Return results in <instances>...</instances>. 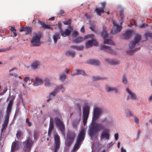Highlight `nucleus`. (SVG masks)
<instances>
[{
    "label": "nucleus",
    "mask_w": 152,
    "mask_h": 152,
    "mask_svg": "<svg viewBox=\"0 0 152 152\" xmlns=\"http://www.w3.org/2000/svg\"><path fill=\"white\" fill-rule=\"evenodd\" d=\"M87 63L92 65H98L100 64V62L98 60L91 59L88 60L87 62Z\"/></svg>",
    "instance_id": "nucleus-23"
},
{
    "label": "nucleus",
    "mask_w": 152,
    "mask_h": 152,
    "mask_svg": "<svg viewBox=\"0 0 152 152\" xmlns=\"http://www.w3.org/2000/svg\"><path fill=\"white\" fill-rule=\"evenodd\" d=\"M141 39V36L140 35H136L134 38V41H132L129 44V47L131 49L134 48L136 45L138 44L139 41Z\"/></svg>",
    "instance_id": "nucleus-11"
},
{
    "label": "nucleus",
    "mask_w": 152,
    "mask_h": 152,
    "mask_svg": "<svg viewBox=\"0 0 152 152\" xmlns=\"http://www.w3.org/2000/svg\"><path fill=\"white\" fill-rule=\"evenodd\" d=\"M146 37H149L152 39V33L150 32H147L145 34Z\"/></svg>",
    "instance_id": "nucleus-43"
},
{
    "label": "nucleus",
    "mask_w": 152,
    "mask_h": 152,
    "mask_svg": "<svg viewBox=\"0 0 152 152\" xmlns=\"http://www.w3.org/2000/svg\"><path fill=\"white\" fill-rule=\"evenodd\" d=\"M75 133L71 131H68L66 134V138L65 141L66 145L69 147L72 144L75 138Z\"/></svg>",
    "instance_id": "nucleus-4"
},
{
    "label": "nucleus",
    "mask_w": 152,
    "mask_h": 152,
    "mask_svg": "<svg viewBox=\"0 0 152 152\" xmlns=\"http://www.w3.org/2000/svg\"><path fill=\"white\" fill-rule=\"evenodd\" d=\"M58 92V89L57 88H55L54 91L51 93H50V95H52L53 96H55V95Z\"/></svg>",
    "instance_id": "nucleus-40"
},
{
    "label": "nucleus",
    "mask_w": 152,
    "mask_h": 152,
    "mask_svg": "<svg viewBox=\"0 0 152 152\" xmlns=\"http://www.w3.org/2000/svg\"><path fill=\"white\" fill-rule=\"evenodd\" d=\"M38 23L40 24L42 26V27L44 29L48 28L52 30H53V28L50 26V25H46L45 22H42L40 21L39 20Z\"/></svg>",
    "instance_id": "nucleus-21"
},
{
    "label": "nucleus",
    "mask_w": 152,
    "mask_h": 152,
    "mask_svg": "<svg viewBox=\"0 0 152 152\" xmlns=\"http://www.w3.org/2000/svg\"><path fill=\"white\" fill-rule=\"evenodd\" d=\"M122 83L126 85L127 83V80L126 75H124L123 76Z\"/></svg>",
    "instance_id": "nucleus-37"
},
{
    "label": "nucleus",
    "mask_w": 152,
    "mask_h": 152,
    "mask_svg": "<svg viewBox=\"0 0 152 152\" xmlns=\"http://www.w3.org/2000/svg\"><path fill=\"white\" fill-rule=\"evenodd\" d=\"M65 13V12L63 10H61L59 11V12L58 13V15H62Z\"/></svg>",
    "instance_id": "nucleus-52"
},
{
    "label": "nucleus",
    "mask_w": 152,
    "mask_h": 152,
    "mask_svg": "<svg viewBox=\"0 0 152 152\" xmlns=\"http://www.w3.org/2000/svg\"><path fill=\"white\" fill-rule=\"evenodd\" d=\"M80 31L81 32L84 33L85 31V30L84 28V26H83L80 29Z\"/></svg>",
    "instance_id": "nucleus-54"
},
{
    "label": "nucleus",
    "mask_w": 152,
    "mask_h": 152,
    "mask_svg": "<svg viewBox=\"0 0 152 152\" xmlns=\"http://www.w3.org/2000/svg\"><path fill=\"white\" fill-rule=\"evenodd\" d=\"M31 40V42L33 46H39L40 45V40L42 37L41 33H35Z\"/></svg>",
    "instance_id": "nucleus-5"
},
{
    "label": "nucleus",
    "mask_w": 152,
    "mask_h": 152,
    "mask_svg": "<svg viewBox=\"0 0 152 152\" xmlns=\"http://www.w3.org/2000/svg\"><path fill=\"white\" fill-rule=\"evenodd\" d=\"M29 79L30 78L28 77H25L24 78V80L25 82H27Z\"/></svg>",
    "instance_id": "nucleus-63"
},
{
    "label": "nucleus",
    "mask_w": 152,
    "mask_h": 152,
    "mask_svg": "<svg viewBox=\"0 0 152 152\" xmlns=\"http://www.w3.org/2000/svg\"><path fill=\"white\" fill-rule=\"evenodd\" d=\"M9 75L11 76H13L15 77H16L18 76V75L15 73L13 74L10 73L9 74Z\"/></svg>",
    "instance_id": "nucleus-62"
},
{
    "label": "nucleus",
    "mask_w": 152,
    "mask_h": 152,
    "mask_svg": "<svg viewBox=\"0 0 152 152\" xmlns=\"http://www.w3.org/2000/svg\"><path fill=\"white\" fill-rule=\"evenodd\" d=\"M83 110V122L84 126H85L86 124L88 118L89 113L90 107L88 105H86Z\"/></svg>",
    "instance_id": "nucleus-7"
},
{
    "label": "nucleus",
    "mask_w": 152,
    "mask_h": 152,
    "mask_svg": "<svg viewBox=\"0 0 152 152\" xmlns=\"http://www.w3.org/2000/svg\"><path fill=\"white\" fill-rule=\"evenodd\" d=\"M54 127L53 124V123L50 120V125H49V129L48 132V134H50L52 129H53Z\"/></svg>",
    "instance_id": "nucleus-35"
},
{
    "label": "nucleus",
    "mask_w": 152,
    "mask_h": 152,
    "mask_svg": "<svg viewBox=\"0 0 152 152\" xmlns=\"http://www.w3.org/2000/svg\"><path fill=\"white\" fill-rule=\"evenodd\" d=\"M65 54L66 56H71L72 57H74L75 55V52L73 51L68 50L66 51Z\"/></svg>",
    "instance_id": "nucleus-27"
},
{
    "label": "nucleus",
    "mask_w": 152,
    "mask_h": 152,
    "mask_svg": "<svg viewBox=\"0 0 152 152\" xmlns=\"http://www.w3.org/2000/svg\"><path fill=\"white\" fill-rule=\"evenodd\" d=\"M23 144H26V147L23 148V151L26 152H30L31 151V147L33 144V142L32 138L30 137H28L26 140L23 142Z\"/></svg>",
    "instance_id": "nucleus-6"
},
{
    "label": "nucleus",
    "mask_w": 152,
    "mask_h": 152,
    "mask_svg": "<svg viewBox=\"0 0 152 152\" xmlns=\"http://www.w3.org/2000/svg\"><path fill=\"white\" fill-rule=\"evenodd\" d=\"M140 49V48H135L133 50H128L127 51V53L128 55H132L136 51L139 50Z\"/></svg>",
    "instance_id": "nucleus-33"
},
{
    "label": "nucleus",
    "mask_w": 152,
    "mask_h": 152,
    "mask_svg": "<svg viewBox=\"0 0 152 152\" xmlns=\"http://www.w3.org/2000/svg\"><path fill=\"white\" fill-rule=\"evenodd\" d=\"M10 30L11 31L13 32H16V29H15V27L13 26H12L11 27Z\"/></svg>",
    "instance_id": "nucleus-57"
},
{
    "label": "nucleus",
    "mask_w": 152,
    "mask_h": 152,
    "mask_svg": "<svg viewBox=\"0 0 152 152\" xmlns=\"http://www.w3.org/2000/svg\"><path fill=\"white\" fill-rule=\"evenodd\" d=\"M102 113V109L99 107H95L94 109V116L93 117V119L95 121L98 119L100 115Z\"/></svg>",
    "instance_id": "nucleus-10"
},
{
    "label": "nucleus",
    "mask_w": 152,
    "mask_h": 152,
    "mask_svg": "<svg viewBox=\"0 0 152 152\" xmlns=\"http://www.w3.org/2000/svg\"><path fill=\"white\" fill-rule=\"evenodd\" d=\"M92 40L93 41V45H94L97 46L98 45V42L94 39H92Z\"/></svg>",
    "instance_id": "nucleus-46"
},
{
    "label": "nucleus",
    "mask_w": 152,
    "mask_h": 152,
    "mask_svg": "<svg viewBox=\"0 0 152 152\" xmlns=\"http://www.w3.org/2000/svg\"><path fill=\"white\" fill-rule=\"evenodd\" d=\"M132 31L129 30L126 31L125 33L122 35L123 38L126 39H129L132 36Z\"/></svg>",
    "instance_id": "nucleus-18"
},
{
    "label": "nucleus",
    "mask_w": 152,
    "mask_h": 152,
    "mask_svg": "<svg viewBox=\"0 0 152 152\" xmlns=\"http://www.w3.org/2000/svg\"><path fill=\"white\" fill-rule=\"evenodd\" d=\"M55 122L56 125L58 127L61 133L64 136L65 134L64 125L61 120L58 118L55 119Z\"/></svg>",
    "instance_id": "nucleus-9"
},
{
    "label": "nucleus",
    "mask_w": 152,
    "mask_h": 152,
    "mask_svg": "<svg viewBox=\"0 0 152 152\" xmlns=\"http://www.w3.org/2000/svg\"><path fill=\"white\" fill-rule=\"evenodd\" d=\"M13 101L12 99H11L8 105L9 106H12V103H13Z\"/></svg>",
    "instance_id": "nucleus-60"
},
{
    "label": "nucleus",
    "mask_w": 152,
    "mask_h": 152,
    "mask_svg": "<svg viewBox=\"0 0 152 152\" xmlns=\"http://www.w3.org/2000/svg\"><path fill=\"white\" fill-rule=\"evenodd\" d=\"M66 77V75L64 73L60 75L59 79L62 82L64 81Z\"/></svg>",
    "instance_id": "nucleus-36"
},
{
    "label": "nucleus",
    "mask_w": 152,
    "mask_h": 152,
    "mask_svg": "<svg viewBox=\"0 0 152 152\" xmlns=\"http://www.w3.org/2000/svg\"><path fill=\"white\" fill-rule=\"evenodd\" d=\"M91 30L93 31H95V26L94 25H91L90 27Z\"/></svg>",
    "instance_id": "nucleus-49"
},
{
    "label": "nucleus",
    "mask_w": 152,
    "mask_h": 152,
    "mask_svg": "<svg viewBox=\"0 0 152 152\" xmlns=\"http://www.w3.org/2000/svg\"><path fill=\"white\" fill-rule=\"evenodd\" d=\"M12 106H9L8 105L6 111V113L10 114L12 110Z\"/></svg>",
    "instance_id": "nucleus-41"
},
{
    "label": "nucleus",
    "mask_w": 152,
    "mask_h": 152,
    "mask_svg": "<svg viewBox=\"0 0 152 152\" xmlns=\"http://www.w3.org/2000/svg\"><path fill=\"white\" fill-rule=\"evenodd\" d=\"M40 62L39 61H36L33 62L31 64V67L34 69H36L39 65Z\"/></svg>",
    "instance_id": "nucleus-30"
},
{
    "label": "nucleus",
    "mask_w": 152,
    "mask_h": 152,
    "mask_svg": "<svg viewBox=\"0 0 152 152\" xmlns=\"http://www.w3.org/2000/svg\"><path fill=\"white\" fill-rule=\"evenodd\" d=\"M94 37L93 34H90L85 36L84 38L82 37H79L74 40L73 41V42L76 43H79L86 39L90 37Z\"/></svg>",
    "instance_id": "nucleus-12"
},
{
    "label": "nucleus",
    "mask_w": 152,
    "mask_h": 152,
    "mask_svg": "<svg viewBox=\"0 0 152 152\" xmlns=\"http://www.w3.org/2000/svg\"><path fill=\"white\" fill-rule=\"evenodd\" d=\"M76 70H79L78 75H82L83 76H87V75L85 73L84 71L83 70L76 69Z\"/></svg>",
    "instance_id": "nucleus-39"
},
{
    "label": "nucleus",
    "mask_w": 152,
    "mask_h": 152,
    "mask_svg": "<svg viewBox=\"0 0 152 152\" xmlns=\"http://www.w3.org/2000/svg\"><path fill=\"white\" fill-rule=\"evenodd\" d=\"M71 19H68V21H64L63 22V23L65 25H70L71 24Z\"/></svg>",
    "instance_id": "nucleus-44"
},
{
    "label": "nucleus",
    "mask_w": 152,
    "mask_h": 152,
    "mask_svg": "<svg viewBox=\"0 0 152 152\" xmlns=\"http://www.w3.org/2000/svg\"><path fill=\"white\" fill-rule=\"evenodd\" d=\"M85 134L84 129H82L77 135V140L73 148L74 151L77 150L80 148L81 142L84 139Z\"/></svg>",
    "instance_id": "nucleus-2"
},
{
    "label": "nucleus",
    "mask_w": 152,
    "mask_h": 152,
    "mask_svg": "<svg viewBox=\"0 0 152 152\" xmlns=\"http://www.w3.org/2000/svg\"><path fill=\"white\" fill-rule=\"evenodd\" d=\"M101 50H104L109 53L113 54L114 53L113 50L110 47L103 45L100 48Z\"/></svg>",
    "instance_id": "nucleus-19"
},
{
    "label": "nucleus",
    "mask_w": 152,
    "mask_h": 152,
    "mask_svg": "<svg viewBox=\"0 0 152 152\" xmlns=\"http://www.w3.org/2000/svg\"><path fill=\"white\" fill-rule=\"evenodd\" d=\"M148 24H147L142 23L140 26V27L141 28H144L145 26H147Z\"/></svg>",
    "instance_id": "nucleus-55"
},
{
    "label": "nucleus",
    "mask_w": 152,
    "mask_h": 152,
    "mask_svg": "<svg viewBox=\"0 0 152 152\" xmlns=\"http://www.w3.org/2000/svg\"><path fill=\"white\" fill-rule=\"evenodd\" d=\"M93 40H89L86 43V48H90L92 46Z\"/></svg>",
    "instance_id": "nucleus-34"
},
{
    "label": "nucleus",
    "mask_w": 152,
    "mask_h": 152,
    "mask_svg": "<svg viewBox=\"0 0 152 152\" xmlns=\"http://www.w3.org/2000/svg\"><path fill=\"white\" fill-rule=\"evenodd\" d=\"M106 29V27L104 26L103 27L102 31L101 32L102 36L104 39V43L105 44L114 45L115 44L111 39H105V38L107 37L108 35Z\"/></svg>",
    "instance_id": "nucleus-8"
},
{
    "label": "nucleus",
    "mask_w": 152,
    "mask_h": 152,
    "mask_svg": "<svg viewBox=\"0 0 152 152\" xmlns=\"http://www.w3.org/2000/svg\"><path fill=\"white\" fill-rule=\"evenodd\" d=\"M126 90L129 94L126 98L127 100H128L130 98H131L133 99H136V96L135 94L130 91L128 88H127Z\"/></svg>",
    "instance_id": "nucleus-16"
},
{
    "label": "nucleus",
    "mask_w": 152,
    "mask_h": 152,
    "mask_svg": "<svg viewBox=\"0 0 152 152\" xmlns=\"http://www.w3.org/2000/svg\"><path fill=\"white\" fill-rule=\"evenodd\" d=\"M63 88V86L62 85H60V86H59L58 87V88L57 89H58V91L61 90L62 89V88Z\"/></svg>",
    "instance_id": "nucleus-61"
},
{
    "label": "nucleus",
    "mask_w": 152,
    "mask_h": 152,
    "mask_svg": "<svg viewBox=\"0 0 152 152\" xmlns=\"http://www.w3.org/2000/svg\"><path fill=\"white\" fill-rule=\"evenodd\" d=\"M104 128L105 126L102 123H92L88 130V134L91 138H96V135L98 134V132L104 130Z\"/></svg>",
    "instance_id": "nucleus-1"
},
{
    "label": "nucleus",
    "mask_w": 152,
    "mask_h": 152,
    "mask_svg": "<svg viewBox=\"0 0 152 152\" xmlns=\"http://www.w3.org/2000/svg\"><path fill=\"white\" fill-rule=\"evenodd\" d=\"M106 91L108 92L113 91H114L115 93H117L118 92L117 89L114 87H108L107 88Z\"/></svg>",
    "instance_id": "nucleus-32"
},
{
    "label": "nucleus",
    "mask_w": 152,
    "mask_h": 152,
    "mask_svg": "<svg viewBox=\"0 0 152 152\" xmlns=\"http://www.w3.org/2000/svg\"><path fill=\"white\" fill-rule=\"evenodd\" d=\"M33 85L34 86H38L43 84V81L42 80L39 78L38 77H37L35 80L33 82Z\"/></svg>",
    "instance_id": "nucleus-17"
},
{
    "label": "nucleus",
    "mask_w": 152,
    "mask_h": 152,
    "mask_svg": "<svg viewBox=\"0 0 152 152\" xmlns=\"http://www.w3.org/2000/svg\"><path fill=\"white\" fill-rule=\"evenodd\" d=\"M70 48L72 49H75L78 50H81L83 49L84 46L83 45L80 46H74L72 45L70 46Z\"/></svg>",
    "instance_id": "nucleus-28"
},
{
    "label": "nucleus",
    "mask_w": 152,
    "mask_h": 152,
    "mask_svg": "<svg viewBox=\"0 0 152 152\" xmlns=\"http://www.w3.org/2000/svg\"><path fill=\"white\" fill-rule=\"evenodd\" d=\"M115 138L116 140H117L118 139V133H116L114 135Z\"/></svg>",
    "instance_id": "nucleus-56"
},
{
    "label": "nucleus",
    "mask_w": 152,
    "mask_h": 152,
    "mask_svg": "<svg viewBox=\"0 0 152 152\" xmlns=\"http://www.w3.org/2000/svg\"><path fill=\"white\" fill-rule=\"evenodd\" d=\"M60 34L58 32L55 33L53 37V39L54 40V43H56L57 40L60 39Z\"/></svg>",
    "instance_id": "nucleus-24"
},
{
    "label": "nucleus",
    "mask_w": 152,
    "mask_h": 152,
    "mask_svg": "<svg viewBox=\"0 0 152 152\" xmlns=\"http://www.w3.org/2000/svg\"><path fill=\"white\" fill-rule=\"evenodd\" d=\"M121 152H126V149L122 147L121 148Z\"/></svg>",
    "instance_id": "nucleus-64"
},
{
    "label": "nucleus",
    "mask_w": 152,
    "mask_h": 152,
    "mask_svg": "<svg viewBox=\"0 0 152 152\" xmlns=\"http://www.w3.org/2000/svg\"><path fill=\"white\" fill-rule=\"evenodd\" d=\"M58 26L60 32L61 33L63 31L62 28V24L61 23H58Z\"/></svg>",
    "instance_id": "nucleus-47"
},
{
    "label": "nucleus",
    "mask_w": 152,
    "mask_h": 152,
    "mask_svg": "<svg viewBox=\"0 0 152 152\" xmlns=\"http://www.w3.org/2000/svg\"><path fill=\"white\" fill-rule=\"evenodd\" d=\"M105 78L104 77H101L99 76H94L93 77V80L94 81H96L97 80H99L101 79H105Z\"/></svg>",
    "instance_id": "nucleus-38"
},
{
    "label": "nucleus",
    "mask_w": 152,
    "mask_h": 152,
    "mask_svg": "<svg viewBox=\"0 0 152 152\" xmlns=\"http://www.w3.org/2000/svg\"><path fill=\"white\" fill-rule=\"evenodd\" d=\"M15 142H12L11 148V152H15L16 150H18L19 148V142L16 141V140H15Z\"/></svg>",
    "instance_id": "nucleus-15"
},
{
    "label": "nucleus",
    "mask_w": 152,
    "mask_h": 152,
    "mask_svg": "<svg viewBox=\"0 0 152 152\" xmlns=\"http://www.w3.org/2000/svg\"><path fill=\"white\" fill-rule=\"evenodd\" d=\"M26 122L28 124L29 126H31V123L29 121V119L28 118L26 119Z\"/></svg>",
    "instance_id": "nucleus-50"
},
{
    "label": "nucleus",
    "mask_w": 152,
    "mask_h": 152,
    "mask_svg": "<svg viewBox=\"0 0 152 152\" xmlns=\"http://www.w3.org/2000/svg\"><path fill=\"white\" fill-rule=\"evenodd\" d=\"M32 28L30 27H23L20 30V32L24 31L26 34H29L31 33L32 32Z\"/></svg>",
    "instance_id": "nucleus-20"
},
{
    "label": "nucleus",
    "mask_w": 152,
    "mask_h": 152,
    "mask_svg": "<svg viewBox=\"0 0 152 152\" xmlns=\"http://www.w3.org/2000/svg\"><path fill=\"white\" fill-rule=\"evenodd\" d=\"M10 115V114L6 113V115H5V119L4 120V121L8 122L9 120V116Z\"/></svg>",
    "instance_id": "nucleus-42"
},
{
    "label": "nucleus",
    "mask_w": 152,
    "mask_h": 152,
    "mask_svg": "<svg viewBox=\"0 0 152 152\" xmlns=\"http://www.w3.org/2000/svg\"><path fill=\"white\" fill-rule=\"evenodd\" d=\"M72 35L74 37H76L78 35V33L77 31H74L72 33Z\"/></svg>",
    "instance_id": "nucleus-48"
},
{
    "label": "nucleus",
    "mask_w": 152,
    "mask_h": 152,
    "mask_svg": "<svg viewBox=\"0 0 152 152\" xmlns=\"http://www.w3.org/2000/svg\"><path fill=\"white\" fill-rule=\"evenodd\" d=\"M71 33V31L68 29H66L64 31H63L61 33V35L65 37L69 36Z\"/></svg>",
    "instance_id": "nucleus-25"
},
{
    "label": "nucleus",
    "mask_w": 152,
    "mask_h": 152,
    "mask_svg": "<svg viewBox=\"0 0 152 152\" xmlns=\"http://www.w3.org/2000/svg\"><path fill=\"white\" fill-rule=\"evenodd\" d=\"M95 11L97 14L99 16H101V13L104 12V10L103 8H96L95 10Z\"/></svg>",
    "instance_id": "nucleus-26"
},
{
    "label": "nucleus",
    "mask_w": 152,
    "mask_h": 152,
    "mask_svg": "<svg viewBox=\"0 0 152 152\" xmlns=\"http://www.w3.org/2000/svg\"><path fill=\"white\" fill-rule=\"evenodd\" d=\"M78 72H79V70H77L76 73L72 74L71 75L72 76H74L75 75H78V74H79L78 73Z\"/></svg>",
    "instance_id": "nucleus-58"
},
{
    "label": "nucleus",
    "mask_w": 152,
    "mask_h": 152,
    "mask_svg": "<svg viewBox=\"0 0 152 152\" xmlns=\"http://www.w3.org/2000/svg\"><path fill=\"white\" fill-rule=\"evenodd\" d=\"M105 61L107 63L112 65H117L119 64L118 61L109 58L106 59Z\"/></svg>",
    "instance_id": "nucleus-22"
},
{
    "label": "nucleus",
    "mask_w": 152,
    "mask_h": 152,
    "mask_svg": "<svg viewBox=\"0 0 152 152\" xmlns=\"http://www.w3.org/2000/svg\"><path fill=\"white\" fill-rule=\"evenodd\" d=\"M8 124V122L4 121L2 125V126L6 128L7 125Z\"/></svg>",
    "instance_id": "nucleus-51"
},
{
    "label": "nucleus",
    "mask_w": 152,
    "mask_h": 152,
    "mask_svg": "<svg viewBox=\"0 0 152 152\" xmlns=\"http://www.w3.org/2000/svg\"><path fill=\"white\" fill-rule=\"evenodd\" d=\"M54 140L55 145H54L55 150L54 152H57V150L59 148L60 145V141L59 136L58 134L55 135Z\"/></svg>",
    "instance_id": "nucleus-13"
},
{
    "label": "nucleus",
    "mask_w": 152,
    "mask_h": 152,
    "mask_svg": "<svg viewBox=\"0 0 152 152\" xmlns=\"http://www.w3.org/2000/svg\"><path fill=\"white\" fill-rule=\"evenodd\" d=\"M9 47L6 48H2L1 49H0V52H4L5 51H6L9 50L10 49V47Z\"/></svg>",
    "instance_id": "nucleus-45"
},
{
    "label": "nucleus",
    "mask_w": 152,
    "mask_h": 152,
    "mask_svg": "<svg viewBox=\"0 0 152 152\" xmlns=\"http://www.w3.org/2000/svg\"><path fill=\"white\" fill-rule=\"evenodd\" d=\"M23 132L20 130H18L17 131L16 134V137L19 140H21L22 138L21 137L23 136Z\"/></svg>",
    "instance_id": "nucleus-29"
},
{
    "label": "nucleus",
    "mask_w": 152,
    "mask_h": 152,
    "mask_svg": "<svg viewBox=\"0 0 152 152\" xmlns=\"http://www.w3.org/2000/svg\"><path fill=\"white\" fill-rule=\"evenodd\" d=\"M45 85V86H50L51 84L49 79L48 77L46 78L44 80Z\"/></svg>",
    "instance_id": "nucleus-31"
},
{
    "label": "nucleus",
    "mask_w": 152,
    "mask_h": 152,
    "mask_svg": "<svg viewBox=\"0 0 152 152\" xmlns=\"http://www.w3.org/2000/svg\"><path fill=\"white\" fill-rule=\"evenodd\" d=\"M101 5L102 7L101 8H103L104 10L106 5V4L105 2H102L101 3Z\"/></svg>",
    "instance_id": "nucleus-53"
},
{
    "label": "nucleus",
    "mask_w": 152,
    "mask_h": 152,
    "mask_svg": "<svg viewBox=\"0 0 152 152\" xmlns=\"http://www.w3.org/2000/svg\"><path fill=\"white\" fill-rule=\"evenodd\" d=\"M120 15L121 16V21L120 22V25L117 24L116 22L113 20L112 23L113 24L114 29H112L111 30L110 33L112 34H115L120 32L122 27L121 26V24L123 22V20L124 18V11L123 10H121L120 11Z\"/></svg>",
    "instance_id": "nucleus-3"
},
{
    "label": "nucleus",
    "mask_w": 152,
    "mask_h": 152,
    "mask_svg": "<svg viewBox=\"0 0 152 152\" xmlns=\"http://www.w3.org/2000/svg\"><path fill=\"white\" fill-rule=\"evenodd\" d=\"M7 88L4 89L3 91V92L0 94V95H2L5 93L7 91Z\"/></svg>",
    "instance_id": "nucleus-59"
},
{
    "label": "nucleus",
    "mask_w": 152,
    "mask_h": 152,
    "mask_svg": "<svg viewBox=\"0 0 152 152\" xmlns=\"http://www.w3.org/2000/svg\"><path fill=\"white\" fill-rule=\"evenodd\" d=\"M109 129H105L102 133L100 136V139L101 140L104 139L108 140L109 139Z\"/></svg>",
    "instance_id": "nucleus-14"
}]
</instances>
